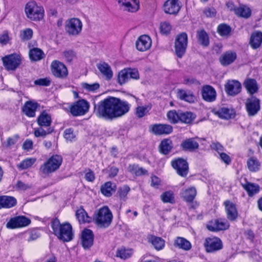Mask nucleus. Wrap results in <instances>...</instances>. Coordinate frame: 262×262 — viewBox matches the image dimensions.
I'll return each mask as SVG.
<instances>
[{
  "instance_id": "f257e3e1",
  "label": "nucleus",
  "mask_w": 262,
  "mask_h": 262,
  "mask_svg": "<svg viewBox=\"0 0 262 262\" xmlns=\"http://www.w3.org/2000/svg\"><path fill=\"white\" fill-rule=\"evenodd\" d=\"M130 107V105L126 101L108 97L94 104V114L99 118L112 120L126 114Z\"/></svg>"
},
{
  "instance_id": "f03ea898",
  "label": "nucleus",
  "mask_w": 262,
  "mask_h": 262,
  "mask_svg": "<svg viewBox=\"0 0 262 262\" xmlns=\"http://www.w3.org/2000/svg\"><path fill=\"white\" fill-rule=\"evenodd\" d=\"M54 233L63 242H69L73 238V233L72 226L69 223L60 224L58 220L52 223Z\"/></svg>"
},
{
  "instance_id": "7ed1b4c3",
  "label": "nucleus",
  "mask_w": 262,
  "mask_h": 262,
  "mask_svg": "<svg viewBox=\"0 0 262 262\" xmlns=\"http://www.w3.org/2000/svg\"><path fill=\"white\" fill-rule=\"evenodd\" d=\"M27 17L32 21H38L43 19L45 10L43 7L34 1L27 3L25 7Z\"/></svg>"
},
{
  "instance_id": "20e7f679",
  "label": "nucleus",
  "mask_w": 262,
  "mask_h": 262,
  "mask_svg": "<svg viewBox=\"0 0 262 262\" xmlns=\"http://www.w3.org/2000/svg\"><path fill=\"white\" fill-rule=\"evenodd\" d=\"M113 214L107 206L99 209L95 214L96 223L100 227H107L111 223Z\"/></svg>"
},
{
  "instance_id": "39448f33",
  "label": "nucleus",
  "mask_w": 262,
  "mask_h": 262,
  "mask_svg": "<svg viewBox=\"0 0 262 262\" xmlns=\"http://www.w3.org/2000/svg\"><path fill=\"white\" fill-rule=\"evenodd\" d=\"M62 161V159L61 156L58 155L53 156L41 166L40 171L45 175L53 172L59 167Z\"/></svg>"
},
{
  "instance_id": "423d86ee",
  "label": "nucleus",
  "mask_w": 262,
  "mask_h": 262,
  "mask_svg": "<svg viewBox=\"0 0 262 262\" xmlns=\"http://www.w3.org/2000/svg\"><path fill=\"white\" fill-rule=\"evenodd\" d=\"M3 65L8 71L15 70L20 64L21 57L20 55L14 53L2 58Z\"/></svg>"
},
{
  "instance_id": "0eeeda50",
  "label": "nucleus",
  "mask_w": 262,
  "mask_h": 262,
  "mask_svg": "<svg viewBox=\"0 0 262 262\" xmlns=\"http://www.w3.org/2000/svg\"><path fill=\"white\" fill-rule=\"evenodd\" d=\"M82 28V23L77 18L68 19L65 24L66 32L70 35L77 36L80 34Z\"/></svg>"
},
{
  "instance_id": "6e6552de",
  "label": "nucleus",
  "mask_w": 262,
  "mask_h": 262,
  "mask_svg": "<svg viewBox=\"0 0 262 262\" xmlns=\"http://www.w3.org/2000/svg\"><path fill=\"white\" fill-rule=\"evenodd\" d=\"M188 37L186 33L178 35L175 40L174 49L177 56L179 58L184 55L187 46Z\"/></svg>"
},
{
  "instance_id": "1a4fd4ad",
  "label": "nucleus",
  "mask_w": 262,
  "mask_h": 262,
  "mask_svg": "<svg viewBox=\"0 0 262 262\" xmlns=\"http://www.w3.org/2000/svg\"><path fill=\"white\" fill-rule=\"evenodd\" d=\"M89 103L84 99H81L74 103L70 107V112L74 116L85 115L89 110Z\"/></svg>"
},
{
  "instance_id": "9d476101",
  "label": "nucleus",
  "mask_w": 262,
  "mask_h": 262,
  "mask_svg": "<svg viewBox=\"0 0 262 262\" xmlns=\"http://www.w3.org/2000/svg\"><path fill=\"white\" fill-rule=\"evenodd\" d=\"M171 165L179 176L185 177L188 174L189 167L186 160L180 158L176 159L171 161Z\"/></svg>"
},
{
  "instance_id": "9b49d317",
  "label": "nucleus",
  "mask_w": 262,
  "mask_h": 262,
  "mask_svg": "<svg viewBox=\"0 0 262 262\" xmlns=\"http://www.w3.org/2000/svg\"><path fill=\"white\" fill-rule=\"evenodd\" d=\"M204 245L206 251L208 253L214 252L220 250L223 247L221 239L217 237L206 238Z\"/></svg>"
},
{
  "instance_id": "f8f14e48",
  "label": "nucleus",
  "mask_w": 262,
  "mask_h": 262,
  "mask_svg": "<svg viewBox=\"0 0 262 262\" xmlns=\"http://www.w3.org/2000/svg\"><path fill=\"white\" fill-rule=\"evenodd\" d=\"M51 69L53 75L58 78H66L68 74V69L66 66L58 60H54L52 62Z\"/></svg>"
},
{
  "instance_id": "ddd939ff",
  "label": "nucleus",
  "mask_w": 262,
  "mask_h": 262,
  "mask_svg": "<svg viewBox=\"0 0 262 262\" xmlns=\"http://www.w3.org/2000/svg\"><path fill=\"white\" fill-rule=\"evenodd\" d=\"M31 220L25 216H17L13 217L7 223L6 227L9 229H15L28 226Z\"/></svg>"
},
{
  "instance_id": "4468645a",
  "label": "nucleus",
  "mask_w": 262,
  "mask_h": 262,
  "mask_svg": "<svg viewBox=\"0 0 262 262\" xmlns=\"http://www.w3.org/2000/svg\"><path fill=\"white\" fill-rule=\"evenodd\" d=\"M246 108L249 116H253L260 110V101L255 97L251 96L247 99Z\"/></svg>"
},
{
  "instance_id": "2eb2a0df",
  "label": "nucleus",
  "mask_w": 262,
  "mask_h": 262,
  "mask_svg": "<svg viewBox=\"0 0 262 262\" xmlns=\"http://www.w3.org/2000/svg\"><path fill=\"white\" fill-rule=\"evenodd\" d=\"M229 226L230 224L227 221L220 219L210 222L206 227L209 231L214 232L226 230Z\"/></svg>"
},
{
  "instance_id": "dca6fc26",
  "label": "nucleus",
  "mask_w": 262,
  "mask_h": 262,
  "mask_svg": "<svg viewBox=\"0 0 262 262\" xmlns=\"http://www.w3.org/2000/svg\"><path fill=\"white\" fill-rule=\"evenodd\" d=\"M201 94L203 99L208 102H213L216 98V92L214 88L210 85H204L202 86Z\"/></svg>"
},
{
  "instance_id": "f3484780",
  "label": "nucleus",
  "mask_w": 262,
  "mask_h": 262,
  "mask_svg": "<svg viewBox=\"0 0 262 262\" xmlns=\"http://www.w3.org/2000/svg\"><path fill=\"white\" fill-rule=\"evenodd\" d=\"M163 7L165 13L173 15L177 14L181 7L179 0H167Z\"/></svg>"
},
{
  "instance_id": "a211bd4d",
  "label": "nucleus",
  "mask_w": 262,
  "mask_h": 262,
  "mask_svg": "<svg viewBox=\"0 0 262 262\" xmlns=\"http://www.w3.org/2000/svg\"><path fill=\"white\" fill-rule=\"evenodd\" d=\"M149 128L156 135H168L173 130L172 126L167 124H155L151 125Z\"/></svg>"
},
{
  "instance_id": "6ab92c4d",
  "label": "nucleus",
  "mask_w": 262,
  "mask_h": 262,
  "mask_svg": "<svg viewBox=\"0 0 262 262\" xmlns=\"http://www.w3.org/2000/svg\"><path fill=\"white\" fill-rule=\"evenodd\" d=\"M241 84L235 80H228L225 85V89L227 94L230 96H235L240 93Z\"/></svg>"
},
{
  "instance_id": "aec40b11",
  "label": "nucleus",
  "mask_w": 262,
  "mask_h": 262,
  "mask_svg": "<svg viewBox=\"0 0 262 262\" xmlns=\"http://www.w3.org/2000/svg\"><path fill=\"white\" fill-rule=\"evenodd\" d=\"M151 39L146 35L140 36L136 41L137 49L140 51L144 52L149 50L151 46Z\"/></svg>"
},
{
  "instance_id": "412c9836",
  "label": "nucleus",
  "mask_w": 262,
  "mask_h": 262,
  "mask_svg": "<svg viewBox=\"0 0 262 262\" xmlns=\"http://www.w3.org/2000/svg\"><path fill=\"white\" fill-rule=\"evenodd\" d=\"M224 204L227 219L230 221L236 220L238 216V212L235 205L228 200L225 201Z\"/></svg>"
},
{
  "instance_id": "4be33fe9",
  "label": "nucleus",
  "mask_w": 262,
  "mask_h": 262,
  "mask_svg": "<svg viewBox=\"0 0 262 262\" xmlns=\"http://www.w3.org/2000/svg\"><path fill=\"white\" fill-rule=\"evenodd\" d=\"M94 235L90 229H84L81 234V243L84 249H89L93 244Z\"/></svg>"
},
{
  "instance_id": "5701e85b",
  "label": "nucleus",
  "mask_w": 262,
  "mask_h": 262,
  "mask_svg": "<svg viewBox=\"0 0 262 262\" xmlns=\"http://www.w3.org/2000/svg\"><path fill=\"white\" fill-rule=\"evenodd\" d=\"M197 191L195 187L192 186L188 188L182 189L180 192V196L185 201L192 202L196 195Z\"/></svg>"
},
{
  "instance_id": "b1692460",
  "label": "nucleus",
  "mask_w": 262,
  "mask_h": 262,
  "mask_svg": "<svg viewBox=\"0 0 262 262\" xmlns=\"http://www.w3.org/2000/svg\"><path fill=\"white\" fill-rule=\"evenodd\" d=\"M177 96L179 99L189 103H193L195 100L194 95L189 90L178 89Z\"/></svg>"
},
{
  "instance_id": "393cba45",
  "label": "nucleus",
  "mask_w": 262,
  "mask_h": 262,
  "mask_svg": "<svg viewBox=\"0 0 262 262\" xmlns=\"http://www.w3.org/2000/svg\"><path fill=\"white\" fill-rule=\"evenodd\" d=\"M38 106V104L36 102H33L30 101H27L23 107V111L28 117H34L35 116V112Z\"/></svg>"
},
{
  "instance_id": "a878e982",
  "label": "nucleus",
  "mask_w": 262,
  "mask_h": 262,
  "mask_svg": "<svg viewBox=\"0 0 262 262\" xmlns=\"http://www.w3.org/2000/svg\"><path fill=\"white\" fill-rule=\"evenodd\" d=\"M262 43V32L260 31L253 32L250 37L249 44L253 49L259 48Z\"/></svg>"
},
{
  "instance_id": "bb28decb",
  "label": "nucleus",
  "mask_w": 262,
  "mask_h": 262,
  "mask_svg": "<svg viewBox=\"0 0 262 262\" xmlns=\"http://www.w3.org/2000/svg\"><path fill=\"white\" fill-rule=\"evenodd\" d=\"M181 146L185 150L193 151L199 148V144L196 141L195 138H191L183 141L181 144Z\"/></svg>"
},
{
  "instance_id": "cd10ccee",
  "label": "nucleus",
  "mask_w": 262,
  "mask_h": 262,
  "mask_svg": "<svg viewBox=\"0 0 262 262\" xmlns=\"http://www.w3.org/2000/svg\"><path fill=\"white\" fill-rule=\"evenodd\" d=\"M17 201L15 198L3 195L0 196V209L10 208L15 206Z\"/></svg>"
},
{
  "instance_id": "c85d7f7f",
  "label": "nucleus",
  "mask_w": 262,
  "mask_h": 262,
  "mask_svg": "<svg viewBox=\"0 0 262 262\" xmlns=\"http://www.w3.org/2000/svg\"><path fill=\"white\" fill-rule=\"evenodd\" d=\"M37 122L40 127L50 128L52 122L51 117L50 115L43 111L38 116Z\"/></svg>"
},
{
  "instance_id": "c756f323",
  "label": "nucleus",
  "mask_w": 262,
  "mask_h": 262,
  "mask_svg": "<svg viewBox=\"0 0 262 262\" xmlns=\"http://www.w3.org/2000/svg\"><path fill=\"white\" fill-rule=\"evenodd\" d=\"M236 58V54L235 52L228 51L221 56L220 61L223 66H226L232 63Z\"/></svg>"
},
{
  "instance_id": "7c9ffc66",
  "label": "nucleus",
  "mask_w": 262,
  "mask_h": 262,
  "mask_svg": "<svg viewBox=\"0 0 262 262\" xmlns=\"http://www.w3.org/2000/svg\"><path fill=\"white\" fill-rule=\"evenodd\" d=\"M116 186L115 183L107 182L101 186V192L105 196H111L115 192Z\"/></svg>"
},
{
  "instance_id": "2f4dec72",
  "label": "nucleus",
  "mask_w": 262,
  "mask_h": 262,
  "mask_svg": "<svg viewBox=\"0 0 262 262\" xmlns=\"http://www.w3.org/2000/svg\"><path fill=\"white\" fill-rule=\"evenodd\" d=\"M244 85L248 93L252 95L256 93L258 90L257 83L254 79L248 78L244 82Z\"/></svg>"
},
{
  "instance_id": "473e14b6",
  "label": "nucleus",
  "mask_w": 262,
  "mask_h": 262,
  "mask_svg": "<svg viewBox=\"0 0 262 262\" xmlns=\"http://www.w3.org/2000/svg\"><path fill=\"white\" fill-rule=\"evenodd\" d=\"M174 246L185 251H188L191 248V243L186 239L182 237H177L174 240Z\"/></svg>"
},
{
  "instance_id": "72a5a7b5",
  "label": "nucleus",
  "mask_w": 262,
  "mask_h": 262,
  "mask_svg": "<svg viewBox=\"0 0 262 262\" xmlns=\"http://www.w3.org/2000/svg\"><path fill=\"white\" fill-rule=\"evenodd\" d=\"M97 68L106 79L110 80L113 77V71L111 67L106 62H102L97 65Z\"/></svg>"
},
{
  "instance_id": "f704fd0d",
  "label": "nucleus",
  "mask_w": 262,
  "mask_h": 262,
  "mask_svg": "<svg viewBox=\"0 0 262 262\" xmlns=\"http://www.w3.org/2000/svg\"><path fill=\"white\" fill-rule=\"evenodd\" d=\"M148 241L157 250H162L164 247L165 241L161 237L150 235L148 237Z\"/></svg>"
},
{
  "instance_id": "c9c22d12",
  "label": "nucleus",
  "mask_w": 262,
  "mask_h": 262,
  "mask_svg": "<svg viewBox=\"0 0 262 262\" xmlns=\"http://www.w3.org/2000/svg\"><path fill=\"white\" fill-rule=\"evenodd\" d=\"M235 14L242 17L248 18L251 15V10L246 5H241L235 10Z\"/></svg>"
},
{
  "instance_id": "e433bc0d",
  "label": "nucleus",
  "mask_w": 262,
  "mask_h": 262,
  "mask_svg": "<svg viewBox=\"0 0 262 262\" xmlns=\"http://www.w3.org/2000/svg\"><path fill=\"white\" fill-rule=\"evenodd\" d=\"M196 37L198 42L200 44L205 47L209 46V36L206 32L204 29L197 31Z\"/></svg>"
},
{
  "instance_id": "4c0bfd02",
  "label": "nucleus",
  "mask_w": 262,
  "mask_h": 262,
  "mask_svg": "<svg viewBox=\"0 0 262 262\" xmlns=\"http://www.w3.org/2000/svg\"><path fill=\"white\" fill-rule=\"evenodd\" d=\"M172 148V143L171 140L166 139L162 140L160 144V151L164 155H167Z\"/></svg>"
},
{
  "instance_id": "58836bf2",
  "label": "nucleus",
  "mask_w": 262,
  "mask_h": 262,
  "mask_svg": "<svg viewBox=\"0 0 262 262\" xmlns=\"http://www.w3.org/2000/svg\"><path fill=\"white\" fill-rule=\"evenodd\" d=\"M249 196L252 197L259 191V186L257 184L248 183L242 185Z\"/></svg>"
},
{
  "instance_id": "ea45409f",
  "label": "nucleus",
  "mask_w": 262,
  "mask_h": 262,
  "mask_svg": "<svg viewBox=\"0 0 262 262\" xmlns=\"http://www.w3.org/2000/svg\"><path fill=\"white\" fill-rule=\"evenodd\" d=\"M215 114L221 118L229 119L234 116V112L232 110L227 107H222L219 109Z\"/></svg>"
},
{
  "instance_id": "a19ab883",
  "label": "nucleus",
  "mask_w": 262,
  "mask_h": 262,
  "mask_svg": "<svg viewBox=\"0 0 262 262\" xmlns=\"http://www.w3.org/2000/svg\"><path fill=\"white\" fill-rule=\"evenodd\" d=\"M248 169L252 172H256L259 170L260 163L254 157L249 158L247 162Z\"/></svg>"
},
{
  "instance_id": "79ce46f5",
  "label": "nucleus",
  "mask_w": 262,
  "mask_h": 262,
  "mask_svg": "<svg viewBox=\"0 0 262 262\" xmlns=\"http://www.w3.org/2000/svg\"><path fill=\"white\" fill-rule=\"evenodd\" d=\"M29 56L32 61H38L44 58L45 54L41 49L33 48L30 50Z\"/></svg>"
},
{
  "instance_id": "37998d69",
  "label": "nucleus",
  "mask_w": 262,
  "mask_h": 262,
  "mask_svg": "<svg viewBox=\"0 0 262 262\" xmlns=\"http://www.w3.org/2000/svg\"><path fill=\"white\" fill-rule=\"evenodd\" d=\"M77 219L79 222L81 223H90L91 221V217L88 215L86 211L83 208H79L76 213Z\"/></svg>"
},
{
  "instance_id": "c03bdc74",
  "label": "nucleus",
  "mask_w": 262,
  "mask_h": 262,
  "mask_svg": "<svg viewBox=\"0 0 262 262\" xmlns=\"http://www.w3.org/2000/svg\"><path fill=\"white\" fill-rule=\"evenodd\" d=\"M139 9V0H130L123 9V10L129 12L134 13L138 11Z\"/></svg>"
},
{
  "instance_id": "a18cd8bd",
  "label": "nucleus",
  "mask_w": 262,
  "mask_h": 262,
  "mask_svg": "<svg viewBox=\"0 0 262 262\" xmlns=\"http://www.w3.org/2000/svg\"><path fill=\"white\" fill-rule=\"evenodd\" d=\"M180 120L185 123H190L195 118V115L190 112H180Z\"/></svg>"
},
{
  "instance_id": "49530a36",
  "label": "nucleus",
  "mask_w": 262,
  "mask_h": 262,
  "mask_svg": "<svg viewBox=\"0 0 262 262\" xmlns=\"http://www.w3.org/2000/svg\"><path fill=\"white\" fill-rule=\"evenodd\" d=\"M160 198L162 202L165 203L174 204L175 203L174 194L171 190L162 193Z\"/></svg>"
},
{
  "instance_id": "de8ad7c7",
  "label": "nucleus",
  "mask_w": 262,
  "mask_h": 262,
  "mask_svg": "<svg viewBox=\"0 0 262 262\" xmlns=\"http://www.w3.org/2000/svg\"><path fill=\"white\" fill-rule=\"evenodd\" d=\"M132 254L133 250L132 249H126L124 247L118 249L116 252V256L123 259L130 257Z\"/></svg>"
},
{
  "instance_id": "09e8293b",
  "label": "nucleus",
  "mask_w": 262,
  "mask_h": 262,
  "mask_svg": "<svg viewBox=\"0 0 262 262\" xmlns=\"http://www.w3.org/2000/svg\"><path fill=\"white\" fill-rule=\"evenodd\" d=\"M130 191V188L126 185L120 187L117 191V196L121 201H125L127 200V195Z\"/></svg>"
},
{
  "instance_id": "8fccbe9b",
  "label": "nucleus",
  "mask_w": 262,
  "mask_h": 262,
  "mask_svg": "<svg viewBox=\"0 0 262 262\" xmlns=\"http://www.w3.org/2000/svg\"><path fill=\"white\" fill-rule=\"evenodd\" d=\"M180 112V111L177 112L175 110H171L167 112V117L171 123L175 124L179 121Z\"/></svg>"
},
{
  "instance_id": "3c124183",
  "label": "nucleus",
  "mask_w": 262,
  "mask_h": 262,
  "mask_svg": "<svg viewBox=\"0 0 262 262\" xmlns=\"http://www.w3.org/2000/svg\"><path fill=\"white\" fill-rule=\"evenodd\" d=\"M129 79H130L127 69H124L119 73L118 76V81L121 85L125 83Z\"/></svg>"
},
{
  "instance_id": "603ef678",
  "label": "nucleus",
  "mask_w": 262,
  "mask_h": 262,
  "mask_svg": "<svg viewBox=\"0 0 262 262\" xmlns=\"http://www.w3.org/2000/svg\"><path fill=\"white\" fill-rule=\"evenodd\" d=\"M231 29L230 27L226 24H221L217 27V32L222 36L229 35Z\"/></svg>"
},
{
  "instance_id": "864d4df0",
  "label": "nucleus",
  "mask_w": 262,
  "mask_h": 262,
  "mask_svg": "<svg viewBox=\"0 0 262 262\" xmlns=\"http://www.w3.org/2000/svg\"><path fill=\"white\" fill-rule=\"evenodd\" d=\"M53 130L51 128H47L46 130L42 127L37 128L34 131V136L36 137H45L48 134L52 132Z\"/></svg>"
},
{
  "instance_id": "5fc2aeb1",
  "label": "nucleus",
  "mask_w": 262,
  "mask_h": 262,
  "mask_svg": "<svg viewBox=\"0 0 262 262\" xmlns=\"http://www.w3.org/2000/svg\"><path fill=\"white\" fill-rule=\"evenodd\" d=\"M82 88L86 90L88 92H94L98 90L100 85L98 83H94L92 84H89L87 83H82L81 84Z\"/></svg>"
},
{
  "instance_id": "6e6d98bb",
  "label": "nucleus",
  "mask_w": 262,
  "mask_h": 262,
  "mask_svg": "<svg viewBox=\"0 0 262 262\" xmlns=\"http://www.w3.org/2000/svg\"><path fill=\"white\" fill-rule=\"evenodd\" d=\"M150 108L148 106H138L136 109V114L139 118H142L148 112Z\"/></svg>"
},
{
  "instance_id": "4d7b16f0",
  "label": "nucleus",
  "mask_w": 262,
  "mask_h": 262,
  "mask_svg": "<svg viewBox=\"0 0 262 262\" xmlns=\"http://www.w3.org/2000/svg\"><path fill=\"white\" fill-rule=\"evenodd\" d=\"M35 161L34 159H26L18 165V167L21 169H27L30 167L34 164Z\"/></svg>"
},
{
  "instance_id": "13d9d810",
  "label": "nucleus",
  "mask_w": 262,
  "mask_h": 262,
  "mask_svg": "<svg viewBox=\"0 0 262 262\" xmlns=\"http://www.w3.org/2000/svg\"><path fill=\"white\" fill-rule=\"evenodd\" d=\"M33 35V31L31 29L27 28L24 30L20 34L21 38L24 40L30 39Z\"/></svg>"
},
{
  "instance_id": "bf43d9fd",
  "label": "nucleus",
  "mask_w": 262,
  "mask_h": 262,
  "mask_svg": "<svg viewBox=\"0 0 262 262\" xmlns=\"http://www.w3.org/2000/svg\"><path fill=\"white\" fill-rule=\"evenodd\" d=\"M63 55L65 60L68 62H72L76 57L75 53L72 50L65 51L63 52Z\"/></svg>"
},
{
  "instance_id": "052dcab7",
  "label": "nucleus",
  "mask_w": 262,
  "mask_h": 262,
  "mask_svg": "<svg viewBox=\"0 0 262 262\" xmlns=\"http://www.w3.org/2000/svg\"><path fill=\"white\" fill-rule=\"evenodd\" d=\"M10 40L9 33L7 31H4L0 34V43L3 45H6Z\"/></svg>"
},
{
  "instance_id": "680f3d73",
  "label": "nucleus",
  "mask_w": 262,
  "mask_h": 262,
  "mask_svg": "<svg viewBox=\"0 0 262 262\" xmlns=\"http://www.w3.org/2000/svg\"><path fill=\"white\" fill-rule=\"evenodd\" d=\"M64 137L67 140L71 141L75 138V135L72 128H68L64 132Z\"/></svg>"
},
{
  "instance_id": "e2e57ef3",
  "label": "nucleus",
  "mask_w": 262,
  "mask_h": 262,
  "mask_svg": "<svg viewBox=\"0 0 262 262\" xmlns=\"http://www.w3.org/2000/svg\"><path fill=\"white\" fill-rule=\"evenodd\" d=\"M51 83V80L48 78H40L34 81V84L40 86H49Z\"/></svg>"
},
{
  "instance_id": "0e129e2a",
  "label": "nucleus",
  "mask_w": 262,
  "mask_h": 262,
  "mask_svg": "<svg viewBox=\"0 0 262 262\" xmlns=\"http://www.w3.org/2000/svg\"><path fill=\"white\" fill-rule=\"evenodd\" d=\"M161 32L164 34H167L171 30V26L167 22H164L161 24Z\"/></svg>"
},
{
  "instance_id": "69168bd1",
  "label": "nucleus",
  "mask_w": 262,
  "mask_h": 262,
  "mask_svg": "<svg viewBox=\"0 0 262 262\" xmlns=\"http://www.w3.org/2000/svg\"><path fill=\"white\" fill-rule=\"evenodd\" d=\"M211 149L216 151L219 154L223 152L224 147L219 142H213L210 145Z\"/></svg>"
},
{
  "instance_id": "338daca9",
  "label": "nucleus",
  "mask_w": 262,
  "mask_h": 262,
  "mask_svg": "<svg viewBox=\"0 0 262 262\" xmlns=\"http://www.w3.org/2000/svg\"><path fill=\"white\" fill-rule=\"evenodd\" d=\"M18 139V136L17 135H15L12 137L8 138L7 141L5 142L4 144L6 147H10L15 144Z\"/></svg>"
},
{
  "instance_id": "774afa93",
  "label": "nucleus",
  "mask_w": 262,
  "mask_h": 262,
  "mask_svg": "<svg viewBox=\"0 0 262 262\" xmlns=\"http://www.w3.org/2000/svg\"><path fill=\"white\" fill-rule=\"evenodd\" d=\"M204 13L207 17H213L215 16L216 11L213 8H207L204 10Z\"/></svg>"
}]
</instances>
